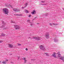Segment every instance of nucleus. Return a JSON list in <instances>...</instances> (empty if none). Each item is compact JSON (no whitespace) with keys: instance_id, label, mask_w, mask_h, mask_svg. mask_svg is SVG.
<instances>
[{"instance_id":"nucleus-9","label":"nucleus","mask_w":64,"mask_h":64,"mask_svg":"<svg viewBox=\"0 0 64 64\" xmlns=\"http://www.w3.org/2000/svg\"><path fill=\"white\" fill-rule=\"evenodd\" d=\"M60 59L62 60L63 61H64V58H63L62 57H61L60 58Z\"/></svg>"},{"instance_id":"nucleus-5","label":"nucleus","mask_w":64,"mask_h":64,"mask_svg":"<svg viewBox=\"0 0 64 64\" xmlns=\"http://www.w3.org/2000/svg\"><path fill=\"white\" fill-rule=\"evenodd\" d=\"M52 56H53L54 58H56V57H57L56 55H55V53L54 52L52 55Z\"/></svg>"},{"instance_id":"nucleus-16","label":"nucleus","mask_w":64,"mask_h":64,"mask_svg":"<svg viewBox=\"0 0 64 64\" xmlns=\"http://www.w3.org/2000/svg\"><path fill=\"white\" fill-rule=\"evenodd\" d=\"M41 2H42V3H44L45 1H42Z\"/></svg>"},{"instance_id":"nucleus-26","label":"nucleus","mask_w":64,"mask_h":64,"mask_svg":"<svg viewBox=\"0 0 64 64\" xmlns=\"http://www.w3.org/2000/svg\"><path fill=\"white\" fill-rule=\"evenodd\" d=\"M24 59V60H25L26 58H24V59Z\"/></svg>"},{"instance_id":"nucleus-2","label":"nucleus","mask_w":64,"mask_h":64,"mask_svg":"<svg viewBox=\"0 0 64 64\" xmlns=\"http://www.w3.org/2000/svg\"><path fill=\"white\" fill-rule=\"evenodd\" d=\"M40 49H41V50H45L44 46L42 45H41L40 46Z\"/></svg>"},{"instance_id":"nucleus-12","label":"nucleus","mask_w":64,"mask_h":64,"mask_svg":"<svg viewBox=\"0 0 64 64\" xmlns=\"http://www.w3.org/2000/svg\"><path fill=\"white\" fill-rule=\"evenodd\" d=\"M44 54H46V55H47V56H49V54H48V53H45Z\"/></svg>"},{"instance_id":"nucleus-13","label":"nucleus","mask_w":64,"mask_h":64,"mask_svg":"<svg viewBox=\"0 0 64 64\" xmlns=\"http://www.w3.org/2000/svg\"><path fill=\"white\" fill-rule=\"evenodd\" d=\"M26 13H28L29 12H28V11L27 10H26Z\"/></svg>"},{"instance_id":"nucleus-32","label":"nucleus","mask_w":64,"mask_h":64,"mask_svg":"<svg viewBox=\"0 0 64 64\" xmlns=\"http://www.w3.org/2000/svg\"><path fill=\"white\" fill-rule=\"evenodd\" d=\"M28 21H29V20H28Z\"/></svg>"},{"instance_id":"nucleus-25","label":"nucleus","mask_w":64,"mask_h":64,"mask_svg":"<svg viewBox=\"0 0 64 64\" xmlns=\"http://www.w3.org/2000/svg\"><path fill=\"white\" fill-rule=\"evenodd\" d=\"M6 29V28L5 27V28H3L4 29Z\"/></svg>"},{"instance_id":"nucleus-22","label":"nucleus","mask_w":64,"mask_h":64,"mask_svg":"<svg viewBox=\"0 0 64 64\" xmlns=\"http://www.w3.org/2000/svg\"><path fill=\"white\" fill-rule=\"evenodd\" d=\"M22 9H23V8H24V7H22Z\"/></svg>"},{"instance_id":"nucleus-7","label":"nucleus","mask_w":64,"mask_h":64,"mask_svg":"<svg viewBox=\"0 0 64 64\" xmlns=\"http://www.w3.org/2000/svg\"><path fill=\"white\" fill-rule=\"evenodd\" d=\"M36 13V12L34 10L33 12H32L31 13L32 14H35Z\"/></svg>"},{"instance_id":"nucleus-8","label":"nucleus","mask_w":64,"mask_h":64,"mask_svg":"<svg viewBox=\"0 0 64 64\" xmlns=\"http://www.w3.org/2000/svg\"><path fill=\"white\" fill-rule=\"evenodd\" d=\"M6 35L5 34L2 33L1 34V36H5Z\"/></svg>"},{"instance_id":"nucleus-31","label":"nucleus","mask_w":64,"mask_h":64,"mask_svg":"<svg viewBox=\"0 0 64 64\" xmlns=\"http://www.w3.org/2000/svg\"><path fill=\"white\" fill-rule=\"evenodd\" d=\"M19 58H20V57H19Z\"/></svg>"},{"instance_id":"nucleus-10","label":"nucleus","mask_w":64,"mask_h":64,"mask_svg":"<svg viewBox=\"0 0 64 64\" xmlns=\"http://www.w3.org/2000/svg\"><path fill=\"white\" fill-rule=\"evenodd\" d=\"M46 37L47 38V39L49 38V35H46Z\"/></svg>"},{"instance_id":"nucleus-1","label":"nucleus","mask_w":64,"mask_h":64,"mask_svg":"<svg viewBox=\"0 0 64 64\" xmlns=\"http://www.w3.org/2000/svg\"><path fill=\"white\" fill-rule=\"evenodd\" d=\"M3 12L5 14H8L9 12H8V10L7 8H4L3 9Z\"/></svg>"},{"instance_id":"nucleus-4","label":"nucleus","mask_w":64,"mask_h":64,"mask_svg":"<svg viewBox=\"0 0 64 64\" xmlns=\"http://www.w3.org/2000/svg\"><path fill=\"white\" fill-rule=\"evenodd\" d=\"M15 27L16 28V30H17V29H20V27H19V26H15Z\"/></svg>"},{"instance_id":"nucleus-11","label":"nucleus","mask_w":64,"mask_h":64,"mask_svg":"<svg viewBox=\"0 0 64 64\" xmlns=\"http://www.w3.org/2000/svg\"><path fill=\"white\" fill-rule=\"evenodd\" d=\"M6 61H4L2 62V63H3V64H5V63H6Z\"/></svg>"},{"instance_id":"nucleus-15","label":"nucleus","mask_w":64,"mask_h":64,"mask_svg":"<svg viewBox=\"0 0 64 64\" xmlns=\"http://www.w3.org/2000/svg\"><path fill=\"white\" fill-rule=\"evenodd\" d=\"M3 42V40H0V43H2Z\"/></svg>"},{"instance_id":"nucleus-14","label":"nucleus","mask_w":64,"mask_h":64,"mask_svg":"<svg viewBox=\"0 0 64 64\" xmlns=\"http://www.w3.org/2000/svg\"><path fill=\"white\" fill-rule=\"evenodd\" d=\"M33 38L34 39H37L36 37H33Z\"/></svg>"},{"instance_id":"nucleus-27","label":"nucleus","mask_w":64,"mask_h":64,"mask_svg":"<svg viewBox=\"0 0 64 64\" xmlns=\"http://www.w3.org/2000/svg\"><path fill=\"white\" fill-rule=\"evenodd\" d=\"M58 56L59 57H60V56Z\"/></svg>"},{"instance_id":"nucleus-33","label":"nucleus","mask_w":64,"mask_h":64,"mask_svg":"<svg viewBox=\"0 0 64 64\" xmlns=\"http://www.w3.org/2000/svg\"><path fill=\"white\" fill-rule=\"evenodd\" d=\"M12 63H13V62H12Z\"/></svg>"},{"instance_id":"nucleus-17","label":"nucleus","mask_w":64,"mask_h":64,"mask_svg":"<svg viewBox=\"0 0 64 64\" xmlns=\"http://www.w3.org/2000/svg\"><path fill=\"white\" fill-rule=\"evenodd\" d=\"M18 44V45H19V46H20L21 45V44Z\"/></svg>"},{"instance_id":"nucleus-6","label":"nucleus","mask_w":64,"mask_h":64,"mask_svg":"<svg viewBox=\"0 0 64 64\" xmlns=\"http://www.w3.org/2000/svg\"><path fill=\"white\" fill-rule=\"evenodd\" d=\"M8 45L10 48H12V47H13V46L12 44H9Z\"/></svg>"},{"instance_id":"nucleus-23","label":"nucleus","mask_w":64,"mask_h":64,"mask_svg":"<svg viewBox=\"0 0 64 64\" xmlns=\"http://www.w3.org/2000/svg\"><path fill=\"white\" fill-rule=\"evenodd\" d=\"M53 24V25H55V24Z\"/></svg>"},{"instance_id":"nucleus-30","label":"nucleus","mask_w":64,"mask_h":64,"mask_svg":"<svg viewBox=\"0 0 64 64\" xmlns=\"http://www.w3.org/2000/svg\"><path fill=\"white\" fill-rule=\"evenodd\" d=\"M25 61H26V60H25Z\"/></svg>"},{"instance_id":"nucleus-28","label":"nucleus","mask_w":64,"mask_h":64,"mask_svg":"<svg viewBox=\"0 0 64 64\" xmlns=\"http://www.w3.org/2000/svg\"><path fill=\"white\" fill-rule=\"evenodd\" d=\"M10 63H12V62H10Z\"/></svg>"},{"instance_id":"nucleus-24","label":"nucleus","mask_w":64,"mask_h":64,"mask_svg":"<svg viewBox=\"0 0 64 64\" xmlns=\"http://www.w3.org/2000/svg\"><path fill=\"white\" fill-rule=\"evenodd\" d=\"M8 61V60H6V61Z\"/></svg>"},{"instance_id":"nucleus-29","label":"nucleus","mask_w":64,"mask_h":64,"mask_svg":"<svg viewBox=\"0 0 64 64\" xmlns=\"http://www.w3.org/2000/svg\"><path fill=\"white\" fill-rule=\"evenodd\" d=\"M1 62L0 61V63H1Z\"/></svg>"},{"instance_id":"nucleus-3","label":"nucleus","mask_w":64,"mask_h":64,"mask_svg":"<svg viewBox=\"0 0 64 64\" xmlns=\"http://www.w3.org/2000/svg\"><path fill=\"white\" fill-rule=\"evenodd\" d=\"M13 10L15 12H19V11H20V10L18 8H14Z\"/></svg>"},{"instance_id":"nucleus-18","label":"nucleus","mask_w":64,"mask_h":64,"mask_svg":"<svg viewBox=\"0 0 64 64\" xmlns=\"http://www.w3.org/2000/svg\"><path fill=\"white\" fill-rule=\"evenodd\" d=\"M49 25H50L51 26V25H52V24H51L50 23V24H49Z\"/></svg>"},{"instance_id":"nucleus-19","label":"nucleus","mask_w":64,"mask_h":64,"mask_svg":"<svg viewBox=\"0 0 64 64\" xmlns=\"http://www.w3.org/2000/svg\"><path fill=\"white\" fill-rule=\"evenodd\" d=\"M28 17H31V15H29L28 16Z\"/></svg>"},{"instance_id":"nucleus-21","label":"nucleus","mask_w":64,"mask_h":64,"mask_svg":"<svg viewBox=\"0 0 64 64\" xmlns=\"http://www.w3.org/2000/svg\"><path fill=\"white\" fill-rule=\"evenodd\" d=\"M26 6H27V4H26V6L24 7V8H25V7H26Z\"/></svg>"},{"instance_id":"nucleus-20","label":"nucleus","mask_w":64,"mask_h":64,"mask_svg":"<svg viewBox=\"0 0 64 64\" xmlns=\"http://www.w3.org/2000/svg\"><path fill=\"white\" fill-rule=\"evenodd\" d=\"M26 50L27 51L28 50V48H26Z\"/></svg>"}]
</instances>
